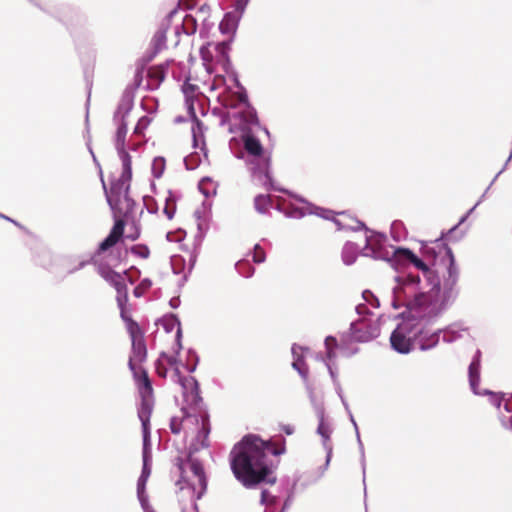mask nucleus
Masks as SVG:
<instances>
[{
	"instance_id": "nucleus-29",
	"label": "nucleus",
	"mask_w": 512,
	"mask_h": 512,
	"mask_svg": "<svg viewBox=\"0 0 512 512\" xmlns=\"http://www.w3.org/2000/svg\"><path fill=\"white\" fill-rule=\"evenodd\" d=\"M395 257L399 261L405 260L416 266V255H414L410 250L397 249L395 251Z\"/></svg>"
},
{
	"instance_id": "nucleus-35",
	"label": "nucleus",
	"mask_w": 512,
	"mask_h": 512,
	"mask_svg": "<svg viewBox=\"0 0 512 512\" xmlns=\"http://www.w3.org/2000/svg\"><path fill=\"white\" fill-rule=\"evenodd\" d=\"M156 372H157L158 376H160L162 378H165L168 373V367L159 359L156 363Z\"/></svg>"
},
{
	"instance_id": "nucleus-11",
	"label": "nucleus",
	"mask_w": 512,
	"mask_h": 512,
	"mask_svg": "<svg viewBox=\"0 0 512 512\" xmlns=\"http://www.w3.org/2000/svg\"><path fill=\"white\" fill-rule=\"evenodd\" d=\"M380 334L379 319L374 315L360 318L351 324L350 338L356 342H368Z\"/></svg>"
},
{
	"instance_id": "nucleus-42",
	"label": "nucleus",
	"mask_w": 512,
	"mask_h": 512,
	"mask_svg": "<svg viewBox=\"0 0 512 512\" xmlns=\"http://www.w3.org/2000/svg\"><path fill=\"white\" fill-rule=\"evenodd\" d=\"M294 430V427L290 424L281 425V431H283L286 435H292Z\"/></svg>"
},
{
	"instance_id": "nucleus-39",
	"label": "nucleus",
	"mask_w": 512,
	"mask_h": 512,
	"mask_svg": "<svg viewBox=\"0 0 512 512\" xmlns=\"http://www.w3.org/2000/svg\"><path fill=\"white\" fill-rule=\"evenodd\" d=\"M249 0H236V3H235V7H236V10L235 12H238L240 14L243 13L246 5L248 4Z\"/></svg>"
},
{
	"instance_id": "nucleus-7",
	"label": "nucleus",
	"mask_w": 512,
	"mask_h": 512,
	"mask_svg": "<svg viewBox=\"0 0 512 512\" xmlns=\"http://www.w3.org/2000/svg\"><path fill=\"white\" fill-rule=\"evenodd\" d=\"M159 360L172 371V377L175 378L182 387V393L185 401L189 404L197 405L201 400L198 382L193 377H184L180 375L177 356L162 353Z\"/></svg>"
},
{
	"instance_id": "nucleus-15",
	"label": "nucleus",
	"mask_w": 512,
	"mask_h": 512,
	"mask_svg": "<svg viewBox=\"0 0 512 512\" xmlns=\"http://www.w3.org/2000/svg\"><path fill=\"white\" fill-rule=\"evenodd\" d=\"M399 287L397 290L398 298H405L406 306L411 311L416 305V280L412 275L398 278Z\"/></svg>"
},
{
	"instance_id": "nucleus-43",
	"label": "nucleus",
	"mask_w": 512,
	"mask_h": 512,
	"mask_svg": "<svg viewBox=\"0 0 512 512\" xmlns=\"http://www.w3.org/2000/svg\"><path fill=\"white\" fill-rule=\"evenodd\" d=\"M180 336H181V330L178 329L177 330V335H176V338H177L176 339L177 340V344H176L177 345V351H176V353H178V351L181 349V344H180V341H179Z\"/></svg>"
},
{
	"instance_id": "nucleus-36",
	"label": "nucleus",
	"mask_w": 512,
	"mask_h": 512,
	"mask_svg": "<svg viewBox=\"0 0 512 512\" xmlns=\"http://www.w3.org/2000/svg\"><path fill=\"white\" fill-rule=\"evenodd\" d=\"M146 477L141 476L137 483V493L141 501H143V494L145 491Z\"/></svg>"
},
{
	"instance_id": "nucleus-22",
	"label": "nucleus",
	"mask_w": 512,
	"mask_h": 512,
	"mask_svg": "<svg viewBox=\"0 0 512 512\" xmlns=\"http://www.w3.org/2000/svg\"><path fill=\"white\" fill-rule=\"evenodd\" d=\"M190 471L193 474L194 480L189 485L195 490L199 487L201 490L206 488V477L202 465L198 461L190 462Z\"/></svg>"
},
{
	"instance_id": "nucleus-25",
	"label": "nucleus",
	"mask_w": 512,
	"mask_h": 512,
	"mask_svg": "<svg viewBox=\"0 0 512 512\" xmlns=\"http://www.w3.org/2000/svg\"><path fill=\"white\" fill-rule=\"evenodd\" d=\"M502 406L505 412L511 414V416L508 417L499 412V421L503 428L512 430V393L508 394V397L505 396Z\"/></svg>"
},
{
	"instance_id": "nucleus-44",
	"label": "nucleus",
	"mask_w": 512,
	"mask_h": 512,
	"mask_svg": "<svg viewBox=\"0 0 512 512\" xmlns=\"http://www.w3.org/2000/svg\"><path fill=\"white\" fill-rule=\"evenodd\" d=\"M139 235H140V233H139L138 231H136V232H135V233H133V234H128V235L126 236V238H128V239H130V240L134 241V240H136V239L139 237Z\"/></svg>"
},
{
	"instance_id": "nucleus-49",
	"label": "nucleus",
	"mask_w": 512,
	"mask_h": 512,
	"mask_svg": "<svg viewBox=\"0 0 512 512\" xmlns=\"http://www.w3.org/2000/svg\"><path fill=\"white\" fill-rule=\"evenodd\" d=\"M329 341H332V342H334V343H335V342H336V339H335V338H332V337H327V339H326V343L328 344V343H329Z\"/></svg>"
},
{
	"instance_id": "nucleus-13",
	"label": "nucleus",
	"mask_w": 512,
	"mask_h": 512,
	"mask_svg": "<svg viewBox=\"0 0 512 512\" xmlns=\"http://www.w3.org/2000/svg\"><path fill=\"white\" fill-rule=\"evenodd\" d=\"M196 21L191 15L183 14L177 9L172 10L167 17L165 31L173 32H196Z\"/></svg>"
},
{
	"instance_id": "nucleus-48",
	"label": "nucleus",
	"mask_w": 512,
	"mask_h": 512,
	"mask_svg": "<svg viewBox=\"0 0 512 512\" xmlns=\"http://www.w3.org/2000/svg\"><path fill=\"white\" fill-rule=\"evenodd\" d=\"M148 474H149V472H147V470H146V466H144L143 473H142V475H141V476H144V477H146V478H147Z\"/></svg>"
},
{
	"instance_id": "nucleus-45",
	"label": "nucleus",
	"mask_w": 512,
	"mask_h": 512,
	"mask_svg": "<svg viewBox=\"0 0 512 512\" xmlns=\"http://www.w3.org/2000/svg\"><path fill=\"white\" fill-rule=\"evenodd\" d=\"M368 309H367V306L366 305H358L357 306V312L359 314H362L364 312H366Z\"/></svg>"
},
{
	"instance_id": "nucleus-5",
	"label": "nucleus",
	"mask_w": 512,
	"mask_h": 512,
	"mask_svg": "<svg viewBox=\"0 0 512 512\" xmlns=\"http://www.w3.org/2000/svg\"><path fill=\"white\" fill-rule=\"evenodd\" d=\"M245 161L255 175L264 176V184L271 185V153L265 149L260 140L253 134L246 132L242 135Z\"/></svg>"
},
{
	"instance_id": "nucleus-31",
	"label": "nucleus",
	"mask_w": 512,
	"mask_h": 512,
	"mask_svg": "<svg viewBox=\"0 0 512 512\" xmlns=\"http://www.w3.org/2000/svg\"><path fill=\"white\" fill-rule=\"evenodd\" d=\"M131 253L137 257L147 259L150 255V250L148 246L144 244H137L132 246Z\"/></svg>"
},
{
	"instance_id": "nucleus-34",
	"label": "nucleus",
	"mask_w": 512,
	"mask_h": 512,
	"mask_svg": "<svg viewBox=\"0 0 512 512\" xmlns=\"http://www.w3.org/2000/svg\"><path fill=\"white\" fill-rule=\"evenodd\" d=\"M182 422L183 420L177 417H173L170 422V429L174 434L180 433L182 430Z\"/></svg>"
},
{
	"instance_id": "nucleus-9",
	"label": "nucleus",
	"mask_w": 512,
	"mask_h": 512,
	"mask_svg": "<svg viewBox=\"0 0 512 512\" xmlns=\"http://www.w3.org/2000/svg\"><path fill=\"white\" fill-rule=\"evenodd\" d=\"M416 322L414 318L403 320L393 331L390 342L392 347L400 353H408L416 341Z\"/></svg>"
},
{
	"instance_id": "nucleus-27",
	"label": "nucleus",
	"mask_w": 512,
	"mask_h": 512,
	"mask_svg": "<svg viewBox=\"0 0 512 512\" xmlns=\"http://www.w3.org/2000/svg\"><path fill=\"white\" fill-rule=\"evenodd\" d=\"M254 204L257 211L264 213L271 206V197L268 194H260L255 197Z\"/></svg>"
},
{
	"instance_id": "nucleus-6",
	"label": "nucleus",
	"mask_w": 512,
	"mask_h": 512,
	"mask_svg": "<svg viewBox=\"0 0 512 512\" xmlns=\"http://www.w3.org/2000/svg\"><path fill=\"white\" fill-rule=\"evenodd\" d=\"M481 361L482 352L480 349H477L468 366V381L470 389L474 395L487 396L489 403L500 410L507 394L504 392H494L490 389L479 388L481 380Z\"/></svg>"
},
{
	"instance_id": "nucleus-41",
	"label": "nucleus",
	"mask_w": 512,
	"mask_h": 512,
	"mask_svg": "<svg viewBox=\"0 0 512 512\" xmlns=\"http://www.w3.org/2000/svg\"><path fill=\"white\" fill-rule=\"evenodd\" d=\"M272 501V497L270 496L269 492L267 490H263L261 493V503L267 504L268 502Z\"/></svg>"
},
{
	"instance_id": "nucleus-37",
	"label": "nucleus",
	"mask_w": 512,
	"mask_h": 512,
	"mask_svg": "<svg viewBox=\"0 0 512 512\" xmlns=\"http://www.w3.org/2000/svg\"><path fill=\"white\" fill-rule=\"evenodd\" d=\"M151 286H152V281H151V280H149V279H143V280L139 283V285L135 288V294L138 296V295H139V294H138V291H140V290L145 291V290L149 289Z\"/></svg>"
},
{
	"instance_id": "nucleus-14",
	"label": "nucleus",
	"mask_w": 512,
	"mask_h": 512,
	"mask_svg": "<svg viewBox=\"0 0 512 512\" xmlns=\"http://www.w3.org/2000/svg\"><path fill=\"white\" fill-rule=\"evenodd\" d=\"M229 41H222L217 43L208 42L200 48V54L204 61H212L214 57L222 61H228L230 43Z\"/></svg>"
},
{
	"instance_id": "nucleus-17",
	"label": "nucleus",
	"mask_w": 512,
	"mask_h": 512,
	"mask_svg": "<svg viewBox=\"0 0 512 512\" xmlns=\"http://www.w3.org/2000/svg\"><path fill=\"white\" fill-rule=\"evenodd\" d=\"M223 106L226 108L239 110L248 101V96L243 87L239 91H226L220 96Z\"/></svg>"
},
{
	"instance_id": "nucleus-10",
	"label": "nucleus",
	"mask_w": 512,
	"mask_h": 512,
	"mask_svg": "<svg viewBox=\"0 0 512 512\" xmlns=\"http://www.w3.org/2000/svg\"><path fill=\"white\" fill-rule=\"evenodd\" d=\"M141 395V404L138 410V417L142 423L144 438L149 434L150 417L153 411V388L149 377L144 375L142 382H137Z\"/></svg>"
},
{
	"instance_id": "nucleus-19",
	"label": "nucleus",
	"mask_w": 512,
	"mask_h": 512,
	"mask_svg": "<svg viewBox=\"0 0 512 512\" xmlns=\"http://www.w3.org/2000/svg\"><path fill=\"white\" fill-rule=\"evenodd\" d=\"M439 330L441 331V334H443V342L451 344L460 339L462 337L461 332L467 331L468 327L464 325V322L457 321L445 326L444 328H439Z\"/></svg>"
},
{
	"instance_id": "nucleus-26",
	"label": "nucleus",
	"mask_w": 512,
	"mask_h": 512,
	"mask_svg": "<svg viewBox=\"0 0 512 512\" xmlns=\"http://www.w3.org/2000/svg\"><path fill=\"white\" fill-rule=\"evenodd\" d=\"M195 121L192 126L193 142L194 147L204 145V127L201 121H199L194 115Z\"/></svg>"
},
{
	"instance_id": "nucleus-20",
	"label": "nucleus",
	"mask_w": 512,
	"mask_h": 512,
	"mask_svg": "<svg viewBox=\"0 0 512 512\" xmlns=\"http://www.w3.org/2000/svg\"><path fill=\"white\" fill-rule=\"evenodd\" d=\"M317 433L322 437V444L324 446V449L327 452V462L330 461L332 456V443H331V434H332V428L331 426L325 421L324 417L322 416L320 418V422L317 428Z\"/></svg>"
},
{
	"instance_id": "nucleus-8",
	"label": "nucleus",
	"mask_w": 512,
	"mask_h": 512,
	"mask_svg": "<svg viewBox=\"0 0 512 512\" xmlns=\"http://www.w3.org/2000/svg\"><path fill=\"white\" fill-rule=\"evenodd\" d=\"M485 194H482L479 200L476 202V204L470 208L464 215H462L454 226H452L448 231L441 232V236L434 241H424V240H418V243L422 245V242L427 244L429 248H435L437 253L442 256L444 255V248L443 244L448 246L446 243L442 242V239L449 237L451 241L457 242L460 241L467 233V228H461V226L467 221L468 217L473 213V211L476 209V207L484 200ZM422 246H420L419 251L421 252Z\"/></svg>"
},
{
	"instance_id": "nucleus-1",
	"label": "nucleus",
	"mask_w": 512,
	"mask_h": 512,
	"mask_svg": "<svg viewBox=\"0 0 512 512\" xmlns=\"http://www.w3.org/2000/svg\"><path fill=\"white\" fill-rule=\"evenodd\" d=\"M444 255L422 242L418 255V350L435 348L439 341V329L429 331L442 313L457 298L460 270L451 247L443 244Z\"/></svg>"
},
{
	"instance_id": "nucleus-50",
	"label": "nucleus",
	"mask_w": 512,
	"mask_h": 512,
	"mask_svg": "<svg viewBox=\"0 0 512 512\" xmlns=\"http://www.w3.org/2000/svg\"><path fill=\"white\" fill-rule=\"evenodd\" d=\"M490 188H491V186L489 185V186L486 188V190L484 191V193H483V194H485V195H486V194L488 193V191L490 190Z\"/></svg>"
},
{
	"instance_id": "nucleus-4",
	"label": "nucleus",
	"mask_w": 512,
	"mask_h": 512,
	"mask_svg": "<svg viewBox=\"0 0 512 512\" xmlns=\"http://www.w3.org/2000/svg\"><path fill=\"white\" fill-rule=\"evenodd\" d=\"M121 317L126 324V329L130 335L132 344V351L128 365L133 373L136 383L142 382L144 375L149 377L147 371L142 366L147 358L144 332L140 328L139 324L126 314L124 308L121 309Z\"/></svg>"
},
{
	"instance_id": "nucleus-52",
	"label": "nucleus",
	"mask_w": 512,
	"mask_h": 512,
	"mask_svg": "<svg viewBox=\"0 0 512 512\" xmlns=\"http://www.w3.org/2000/svg\"><path fill=\"white\" fill-rule=\"evenodd\" d=\"M244 271H245L246 273L251 272V270H250L249 268H244Z\"/></svg>"
},
{
	"instance_id": "nucleus-51",
	"label": "nucleus",
	"mask_w": 512,
	"mask_h": 512,
	"mask_svg": "<svg viewBox=\"0 0 512 512\" xmlns=\"http://www.w3.org/2000/svg\"><path fill=\"white\" fill-rule=\"evenodd\" d=\"M331 213H332L331 211H328V212H327V215H324V217H325V218H327V219H329V218H330L329 214H331Z\"/></svg>"
},
{
	"instance_id": "nucleus-40",
	"label": "nucleus",
	"mask_w": 512,
	"mask_h": 512,
	"mask_svg": "<svg viewBox=\"0 0 512 512\" xmlns=\"http://www.w3.org/2000/svg\"><path fill=\"white\" fill-rule=\"evenodd\" d=\"M512 158H510V156L507 158V160L505 161L502 169L495 175V177L492 179V181L490 182V186H492L494 184V182L497 180V178L507 169L510 161H511Z\"/></svg>"
},
{
	"instance_id": "nucleus-30",
	"label": "nucleus",
	"mask_w": 512,
	"mask_h": 512,
	"mask_svg": "<svg viewBox=\"0 0 512 512\" xmlns=\"http://www.w3.org/2000/svg\"><path fill=\"white\" fill-rule=\"evenodd\" d=\"M151 122H152V118L151 117H149L147 115L142 116L138 120V122H137V124H136V126L134 128V134L139 135V136L143 135L144 131L149 127Z\"/></svg>"
},
{
	"instance_id": "nucleus-21",
	"label": "nucleus",
	"mask_w": 512,
	"mask_h": 512,
	"mask_svg": "<svg viewBox=\"0 0 512 512\" xmlns=\"http://www.w3.org/2000/svg\"><path fill=\"white\" fill-rule=\"evenodd\" d=\"M182 89L186 97V101L189 104V109L193 110V101L203 95L200 86L197 83L192 82L191 77H188L183 84Z\"/></svg>"
},
{
	"instance_id": "nucleus-38",
	"label": "nucleus",
	"mask_w": 512,
	"mask_h": 512,
	"mask_svg": "<svg viewBox=\"0 0 512 512\" xmlns=\"http://www.w3.org/2000/svg\"><path fill=\"white\" fill-rule=\"evenodd\" d=\"M164 213L166 214L167 218L171 220L174 217L175 205L173 203H166L164 207Z\"/></svg>"
},
{
	"instance_id": "nucleus-24",
	"label": "nucleus",
	"mask_w": 512,
	"mask_h": 512,
	"mask_svg": "<svg viewBox=\"0 0 512 512\" xmlns=\"http://www.w3.org/2000/svg\"><path fill=\"white\" fill-rule=\"evenodd\" d=\"M240 15H241L240 13L235 12V11L227 13L220 23V31L221 32H235L236 29L238 28Z\"/></svg>"
},
{
	"instance_id": "nucleus-47",
	"label": "nucleus",
	"mask_w": 512,
	"mask_h": 512,
	"mask_svg": "<svg viewBox=\"0 0 512 512\" xmlns=\"http://www.w3.org/2000/svg\"><path fill=\"white\" fill-rule=\"evenodd\" d=\"M206 424H207V421L205 419L202 420V426H203V429L206 431V433L209 432V430L206 428Z\"/></svg>"
},
{
	"instance_id": "nucleus-16",
	"label": "nucleus",
	"mask_w": 512,
	"mask_h": 512,
	"mask_svg": "<svg viewBox=\"0 0 512 512\" xmlns=\"http://www.w3.org/2000/svg\"><path fill=\"white\" fill-rule=\"evenodd\" d=\"M97 271L103 279H105L116 289L120 296L123 295L125 298L127 297V285L120 273L103 264L98 266Z\"/></svg>"
},
{
	"instance_id": "nucleus-12",
	"label": "nucleus",
	"mask_w": 512,
	"mask_h": 512,
	"mask_svg": "<svg viewBox=\"0 0 512 512\" xmlns=\"http://www.w3.org/2000/svg\"><path fill=\"white\" fill-rule=\"evenodd\" d=\"M132 109V101L130 99H123L114 113V121L117 125V131L115 136V146L119 151L120 158L122 159V153H128L124 150L125 139L127 135V117Z\"/></svg>"
},
{
	"instance_id": "nucleus-2",
	"label": "nucleus",
	"mask_w": 512,
	"mask_h": 512,
	"mask_svg": "<svg viewBox=\"0 0 512 512\" xmlns=\"http://www.w3.org/2000/svg\"><path fill=\"white\" fill-rule=\"evenodd\" d=\"M286 452L285 440L264 441L258 435L248 434L236 443L229 454V462L234 477L246 488H255L261 483L274 484V465L269 457Z\"/></svg>"
},
{
	"instance_id": "nucleus-3",
	"label": "nucleus",
	"mask_w": 512,
	"mask_h": 512,
	"mask_svg": "<svg viewBox=\"0 0 512 512\" xmlns=\"http://www.w3.org/2000/svg\"><path fill=\"white\" fill-rule=\"evenodd\" d=\"M131 178V156L129 153H122V173L120 177L111 182L109 189L106 188L102 180L106 199L113 213L114 225L108 236L99 244L93 256L94 260L115 246L124 236L126 219L134 212L136 206L135 201L129 196Z\"/></svg>"
},
{
	"instance_id": "nucleus-33",
	"label": "nucleus",
	"mask_w": 512,
	"mask_h": 512,
	"mask_svg": "<svg viewBox=\"0 0 512 512\" xmlns=\"http://www.w3.org/2000/svg\"><path fill=\"white\" fill-rule=\"evenodd\" d=\"M266 259V254L264 249L260 245H255L253 250V261L255 263H263Z\"/></svg>"
},
{
	"instance_id": "nucleus-23",
	"label": "nucleus",
	"mask_w": 512,
	"mask_h": 512,
	"mask_svg": "<svg viewBox=\"0 0 512 512\" xmlns=\"http://www.w3.org/2000/svg\"><path fill=\"white\" fill-rule=\"evenodd\" d=\"M148 87L151 90L157 89L165 79V68L163 65L152 66L148 73Z\"/></svg>"
},
{
	"instance_id": "nucleus-32",
	"label": "nucleus",
	"mask_w": 512,
	"mask_h": 512,
	"mask_svg": "<svg viewBox=\"0 0 512 512\" xmlns=\"http://www.w3.org/2000/svg\"><path fill=\"white\" fill-rule=\"evenodd\" d=\"M238 271L245 277H250L254 273V268L246 261H239L236 265Z\"/></svg>"
},
{
	"instance_id": "nucleus-18",
	"label": "nucleus",
	"mask_w": 512,
	"mask_h": 512,
	"mask_svg": "<svg viewBox=\"0 0 512 512\" xmlns=\"http://www.w3.org/2000/svg\"><path fill=\"white\" fill-rule=\"evenodd\" d=\"M236 119L240 121V128L243 131L249 130L250 126L258 124V117L255 109L249 102L244 104L242 108L237 110L234 114Z\"/></svg>"
},
{
	"instance_id": "nucleus-46",
	"label": "nucleus",
	"mask_w": 512,
	"mask_h": 512,
	"mask_svg": "<svg viewBox=\"0 0 512 512\" xmlns=\"http://www.w3.org/2000/svg\"><path fill=\"white\" fill-rule=\"evenodd\" d=\"M334 222L338 225L340 230L346 229L347 226L344 225L340 220L334 219Z\"/></svg>"
},
{
	"instance_id": "nucleus-28",
	"label": "nucleus",
	"mask_w": 512,
	"mask_h": 512,
	"mask_svg": "<svg viewBox=\"0 0 512 512\" xmlns=\"http://www.w3.org/2000/svg\"><path fill=\"white\" fill-rule=\"evenodd\" d=\"M166 167V161L163 157H156L152 161L151 171L155 178L162 177Z\"/></svg>"
}]
</instances>
